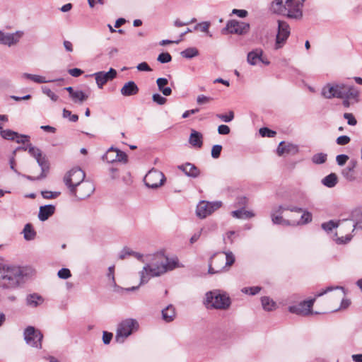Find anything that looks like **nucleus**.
Wrapping results in <instances>:
<instances>
[{
  "label": "nucleus",
  "mask_w": 362,
  "mask_h": 362,
  "mask_svg": "<svg viewBox=\"0 0 362 362\" xmlns=\"http://www.w3.org/2000/svg\"><path fill=\"white\" fill-rule=\"evenodd\" d=\"M146 261L148 263L139 272V285L146 284L151 277L159 276L179 267L177 257L168 258L163 252L148 255L146 257Z\"/></svg>",
  "instance_id": "f257e3e1"
},
{
  "label": "nucleus",
  "mask_w": 362,
  "mask_h": 362,
  "mask_svg": "<svg viewBox=\"0 0 362 362\" xmlns=\"http://www.w3.org/2000/svg\"><path fill=\"white\" fill-rule=\"evenodd\" d=\"M322 95L327 99L333 98L342 99L345 107L359 101V90L351 86L344 83H328L322 90Z\"/></svg>",
  "instance_id": "f03ea898"
},
{
  "label": "nucleus",
  "mask_w": 362,
  "mask_h": 362,
  "mask_svg": "<svg viewBox=\"0 0 362 362\" xmlns=\"http://www.w3.org/2000/svg\"><path fill=\"white\" fill-rule=\"evenodd\" d=\"M26 269L16 264L0 262V288L12 290L23 284Z\"/></svg>",
  "instance_id": "7ed1b4c3"
},
{
  "label": "nucleus",
  "mask_w": 362,
  "mask_h": 362,
  "mask_svg": "<svg viewBox=\"0 0 362 362\" xmlns=\"http://www.w3.org/2000/svg\"><path fill=\"white\" fill-rule=\"evenodd\" d=\"M305 0H274L271 8L275 13L291 19L300 20L303 17V3Z\"/></svg>",
  "instance_id": "20e7f679"
},
{
  "label": "nucleus",
  "mask_w": 362,
  "mask_h": 362,
  "mask_svg": "<svg viewBox=\"0 0 362 362\" xmlns=\"http://www.w3.org/2000/svg\"><path fill=\"white\" fill-rule=\"evenodd\" d=\"M230 298L226 293L214 290L206 293L205 304L208 308L226 310L230 305Z\"/></svg>",
  "instance_id": "39448f33"
},
{
  "label": "nucleus",
  "mask_w": 362,
  "mask_h": 362,
  "mask_svg": "<svg viewBox=\"0 0 362 362\" xmlns=\"http://www.w3.org/2000/svg\"><path fill=\"white\" fill-rule=\"evenodd\" d=\"M139 327L136 320L127 318L120 322L117 327L115 341L117 343H124L125 339Z\"/></svg>",
  "instance_id": "423d86ee"
},
{
  "label": "nucleus",
  "mask_w": 362,
  "mask_h": 362,
  "mask_svg": "<svg viewBox=\"0 0 362 362\" xmlns=\"http://www.w3.org/2000/svg\"><path fill=\"white\" fill-rule=\"evenodd\" d=\"M222 202L220 201L208 202L200 201L197 206L196 215L199 218H205L213 214L215 211L221 208Z\"/></svg>",
  "instance_id": "0eeeda50"
},
{
  "label": "nucleus",
  "mask_w": 362,
  "mask_h": 362,
  "mask_svg": "<svg viewBox=\"0 0 362 362\" xmlns=\"http://www.w3.org/2000/svg\"><path fill=\"white\" fill-rule=\"evenodd\" d=\"M144 180L148 188L157 189L164 184L165 177L161 171L153 168L148 172Z\"/></svg>",
  "instance_id": "6e6552de"
},
{
  "label": "nucleus",
  "mask_w": 362,
  "mask_h": 362,
  "mask_svg": "<svg viewBox=\"0 0 362 362\" xmlns=\"http://www.w3.org/2000/svg\"><path fill=\"white\" fill-rule=\"evenodd\" d=\"M24 339L27 344L37 349L42 348L43 335L40 331L33 326H28L24 330Z\"/></svg>",
  "instance_id": "1a4fd4ad"
},
{
  "label": "nucleus",
  "mask_w": 362,
  "mask_h": 362,
  "mask_svg": "<svg viewBox=\"0 0 362 362\" xmlns=\"http://www.w3.org/2000/svg\"><path fill=\"white\" fill-rule=\"evenodd\" d=\"M85 173L79 168H75L69 171L64 177V182L69 189L84 182Z\"/></svg>",
  "instance_id": "9d476101"
},
{
  "label": "nucleus",
  "mask_w": 362,
  "mask_h": 362,
  "mask_svg": "<svg viewBox=\"0 0 362 362\" xmlns=\"http://www.w3.org/2000/svg\"><path fill=\"white\" fill-rule=\"evenodd\" d=\"M95 187L93 183L88 181H84L76 186L73 189H70V193L78 199L82 200L90 197L94 192Z\"/></svg>",
  "instance_id": "9b49d317"
},
{
  "label": "nucleus",
  "mask_w": 362,
  "mask_h": 362,
  "mask_svg": "<svg viewBox=\"0 0 362 362\" xmlns=\"http://www.w3.org/2000/svg\"><path fill=\"white\" fill-rule=\"evenodd\" d=\"M290 35V27L283 21H278V32L276 37L275 49L281 48Z\"/></svg>",
  "instance_id": "f8f14e48"
},
{
  "label": "nucleus",
  "mask_w": 362,
  "mask_h": 362,
  "mask_svg": "<svg viewBox=\"0 0 362 362\" xmlns=\"http://www.w3.org/2000/svg\"><path fill=\"white\" fill-rule=\"evenodd\" d=\"M218 255V252L215 253L209 259L208 272L210 274L220 273L226 267L224 257Z\"/></svg>",
  "instance_id": "ddd939ff"
},
{
  "label": "nucleus",
  "mask_w": 362,
  "mask_h": 362,
  "mask_svg": "<svg viewBox=\"0 0 362 362\" xmlns=\"http://www.w3.org/2000/svg\"><path fill=\"white\" fill-rule=\"evenodd\" d=\"M226 29L231 34L245 35L249 31L250 25L245 22L231 20L227 23Z\"/></svg>",
  "instance_id": "4468645a"
},
{
  "label": "nucleus",
  "mask_w": 362,
  "mask_h": 362,
  "mask_svg": "<svg viewBox=\"0 0 362 362\" xmlns=\"http://www.w3.org/2000/svg\"><path fill=\"white\" fill-rule=\"evenodd\" d=\"M117 71L110 68L107 72L98 71L92 74L95 79L96 84L99 88H103V86L108 81L114 79L117 76Z\"/></svg>",
  "instance_id": "2eb2a0df"
},
{
  "label": "nucleus",
  "mask_w": 362,
  "mask_h": 362,
  "mask_svg": "<svg viewBox=\"0 0 362 362\" xmlns=\"http://www.w3.org/2000/svg\"><path fill=\"white\" fill-rule=\"evenodd\" d=\"M315 298L308 300H304L297 305L290 306L288 308L289 312L299 315H308L312 313L311 308L313 307Z\"/></svg>",
  "instance_id": "dca6fc26"
},
{
  "label": "nucleus",
  "mask_w": 362,
  "mask_h": 362,
  "mask_svg": "<svg viewBox=\"0 0 362 362\" xmlns=\"http://www.w3.org/2000/svg\"><path fill=\"white\" fill-rule=\"evenodd\" d=\"M344 224V228H347L351 231H354L356 228V223L351 219H343L339 221V223H335L333 221H329L328 222L323 223L322 224V228L327 232H330L332 229L338 227L339 225Z\"/></svg>",
  "instance_id": "f3484780"
},
{
  "label": "nucleus",
  "mask_w": 362,
  "mask_h": 362,
  "mask_svg": "<svg viewBox=\"0 0 362 362\" xmlns=\"http://www.w3.org/2000/svg\"><path fill=\"white\" fill-rule=\"evenodd\" d=\"M23 35V31H16L14 33H5L0 31V43L11 47L17 44Z\"/></svg>",
  "instance_id": "a211bd4d"
},
{
  "label": "nucleus",
  "mask_w": 362,
  "mask_h": 362,
  "mask_svg": "<svg viewBox=\"0 0 362 362\" xmlns=\"http://www.w3.org/2000/svg\"><path fill=\"white\" fill-rule=\"evenodd\" d=\"M298 152V147L297 145L291 143L286 144L284 141H281L276 149V153L279 156L284 154L296 155Z\"/></svg>",
  "instance_id": "6ab92c4d"
},
{
  "label": "nucleus",
  "mask_w": 362,
  "mask_h": 362,
  "mask_svg": "<svg viewBox=\"0 0 362 362\" xmlns=\"http://www.w3.org/2000/svg\"><path fill=\"white\" fill-rule=\"evenodd\" d=\"M356 163L357 162L356 160H351L349 163L348 165L341 170L342 176L349 182H353L356 178L355 172Z\"/></svg>",
  "instance_id": "aec40b11"
},
{
  "label": "nucleus",
  "mask_w": 362,
  "mask_h": 362,
  "mask_svg": "<svg viewBox=\"0 0 362 362\" xmlns=\"http://www.w3.org/2000/svg\"><path fill=\"white\" fill-rule=\"evenodd\" d=\"M177 168L188 177L195 178L200 174V170L194 164L190 163L178 165Z\"/></svg>",
  "instance_id": "412c9836"
},
{
  "label": "nucleus",
  "mask_w": 362,
  "mask_h": 362,
  "mask_svg": "<svg viewBox=\"0 0 362 362\" xmlns=\"http://www.w3.org/2000/svg\"><path fill=\"white\" fill-rule=\"evenodd\" d=\"M139 90V87L136 83L133 81H130L124 83L120 90V93L123 96L127 97L136 95Z\"/></svg>",
  "instance_id": "4be33fe9"
},
{
  "label": "nucleus",
  "mask_w": 362,
  "mask_h": 362,
  "mask_svg": "<svg viewBox=\"0 0 362 362\" xmlns=\"http://www.w3.org/2000/svg\"><path fill=\"white\" fill-rule=\"evenodd\" d=\"M54 211L55 206L54 205L47 204L42 206L40 207L38 218L42 221H45L54 214Z\"/></svg>",
  "instance_id": "5701e85b"
},
{
  "label": "nucleus",
  "mask_w": 362,
  "mask_h": 362,
  "mask_svg": "<svg viewBox=\"0 0 362 362\" xmlns=\"http://www.w3.org/2000/svg\"><path fill=\"white\" fill-rule=\"evenodd\" d=\"M263 56V50L260 48H257L252 50L247 54V62L252 66L257 65Z\"/></svg>",
  "instance_id": "b1692460"
},
{
  "label": "nucleus",
  "mask_w": 362,
  "mask_h": 362,
  "mask_svg": "<svg viewBox=\"0 0 362 362\" xmlns=\"http://www.w3.org/2000/svg\"><path fill=\"white\" fill-rule=\"evenodd\" d=\"M18 150L28 151L30 155L35 158L36 161H37V159L40 158L43 156L41 150L33 146L32 144H28L25 147H18L15 151H13V155L16 154V152Z\"/></svg>",
  "instance_id": "393cba45"
},
{
  "label": "nucleus",
  "mask_w": 362,
  "mask_h": 362,
  "mask_svg": "<svg viewBox=\"0 0 362 362\" xmlns=\"http://www.w3.org/2000/svg\"><path fill=\"white\" fill-rule=\"evenodd\" d=\"M202 139L203 136L200 132L192 129L189 138V143L193 146L201 148L203 144Z\"/></svg>",
  "instance_id": "a878e982"
},
{
  "label": "nucleus",
  "mask_w": 362,
  "mask_h": 362,
  "mask_svg": "<svg viewBox=\"0 0 362 362\" xmlns=\"http://www.w3.org/2000/svg\"><path fill=\"white\" fill-rule=\"evenodd\" d=\"M158 90L165 96H169L172 93V89L170 87H165L168 83V80L165 78H158L156 80Z\"/></svg>",
  "instance_id": "bb28decb"
},
{
  "label": "nucleus",
  "mask_w": 362,
  "mask_h": 362,
  "mask_svg": "<svg viewBox=\"0 0 362 362\" xmlns=\"http://www.w3.org/2000/svg\"><path fill=\"white\" fill-rule=\"evenodd\" d=\"M22 233L23 234L24 239L27 241L34 240L37 234L31 223H26L25 225Z\"/></svg>",
  "instance_id": "cd10ccee"
},
{
  "label": "nucleus",
  "mask_w": 362,
  "mask_h": 362,
  "mask_svg": "<svg viewBox=\"0 0 362 362\" xmlns=\"http://www.w3.org/2000/svg\"><path fill=\"white\" fill-rule=\"evenodd\" d=\"M37 163L41 168L40 177H45L49 168V163L47 156L43 155L40 158L37 159Z\"/></svg>",
  "instance_id": "c85d7f7f"
},
{
  "label": "nucleus",
  "mask_w": 362,
  "mask_h": 362,
  "mask_svg": "<svg viewBox=\"0 0 362 362\" xmlns=\"http://www.w3.org/2000/svg\"><path fill=\"white\" fill-rule=\"evenodd\" d=\"M175 317V308L172 305H169L162 310V317L167 322H172Z\"/></svg>",
  "instance_id": "c756f323"
},
{
  "label": "nucleus",
  "mask_w": 362,
  "mask_h": 362,
  "mask_svg": "<svg viewBox=\"0 0 362 362\" xmlns=\"http://www.w3.org/2000/svg\"><path fill=\"white\" fill-rule=\"evenodd\" d=\"M338 182V177L335 173H330L329 175L325 176L322 180V183L325 186L332 188L334 187Z\"/></svg>",
  "instance_id": "7c9ffc66"
},
{
  "label": "nucleus",
  "mask_w": 362,
  "mask_h": 362,
  "mask_svg": "<svg viewBox=\"0 0 362 362\" xmlns=\"http://www.w3.org/2000/svg\"><path fill=\"white\" fill-rule=\"evenodd\" d=\"M42 302V298L36 293L30 294L26 298L27 305L31 307H37Z\"/></svg>",
  "instance_id": "2f4dec72"
},
{
  "label": "nucleus",
  "mask_w": 362,
  "mask_h": 362,
  "mask_svg": "<svg viewBox=\"0 0 362 362\" xmlns=\"http://www.w3.org/2000/svg\"><path fill=\"white\" fill-rule=\"evenodd\" d=\"M117 148L110 147L106 152V153L103 156V159L106 160L107 163H114L117 162V158L118 156Z\"/></svg>",
  "instance_id": "473e14b6"
},
{
  "label": "nucleus",
  "mask_w": 362,
  "mask_h": 362,
  "mask_svg": "<svg viewBox=\"0 0 362 362\" xmlns=\"http://www.w3.org/2000/svg\"><path fill=\"white\" fill-rule=\"evenodd\" d=\"M261 302L263 309L266 311H272L276 309V303L267 296L262 297Z\"/></svg>",
  "instance_id": "72a5a7b5"
},
{
  "label": "nucleus",
  "mask_w": 362,
  "mask_h": 362,
  "mask_svg": "<svg viewBox=\"0 0 362 362\" xmlns=\"http://www.w3.org/2000/svg\"><path fill=\"white\" fill-rule=\"evenodd\" d=\"M272 221L274 224L283 226H292V221L283 218L281 215H276L274 212L271 213Z\"/></svg>",
  "instance_id": "f704fd0d"
},
{
  "label": "nucleus",
  "mask_w": 362,
  "mask_h": 362,
  "mask_svg": "<svg viewBox=\"0 0 362 362\" xmlns=\"http://www.w3.org/2000/svg\"><path fill=\"white\" fill-rule=\"evenodd\" d=\"M312 221V214L305 211L302 216H300V219L299 221H292V226H298V225H303L306 224Z\"/></svg>",
  "instance_id": "c9c22d12"
},
{
  "label": "nucleus",
  "mask_w": 362,
  "mask_h": 362,
  "mask_svg": "<svg viewBox=\"0 0 362 362\" xmlns=\"http://www.w3.org/2000/svg\"><path fill=\"white\" fill-rule=\"evenodd\" d=\"M23 77L30 79V80L33 81V82H35L37 83H48V82L52 81L46 80V78L44 76H41L35 75V74H28V73H24L23 74Z\"/></svg>",
  "instance_id": "e433bc0d"
},
{
  "label": "nucleus",
  "mask_w": 362,
  "mask_h": 362,
  "mask_svg": "<svg viewBox=\"0 0 362 362\" xmlns=\"http://www.w3.org/2000/svg\"><path fill=\"white\" fill-rule=\"evenodd\" d=\"M71 98L75 103H82L88 99V95L82 90H77Z\"/></svg>",
  "instance_id": "4c0bfd02"
},
{
  "label": "nucleus",
  "mask_w": 362,
  "mask_h": 362,
  "mask_svg": "<svg viewBox=\"0 0 362 362\" xmlns=\"http://www.w3.org/2000/svg\"><path fill=\"white\" fill-rule=\"evenodd\" d=\"M180 54L186 59H192L199 55V51L196 47H189L182 51Z\"/></svg>",
  "instance_id": "58836bf2"
},
{
  "label": "nucleus",
  "mask_w": 362,
  "mask_h": 362,
  "mask_svg": "<svg viewBox=\"0 0 362 362\" xmlns=\"http://www.w3.org/2000/svg\"><path fill=\"white\" fill-rule=\"evenodd\" d=\"M0 135L4 139L14 141L18 137V132L10 129H1Z\"/></svg>",
  "instance_id": "ea45409f"
},
{
  "label": "nucleus",
  "mask_w": 362,
  "mask_h": 362,
  "mask_svg": "<svg viewBox=\"0 0 362 362\" xmlns=\"http://www.w3.org/2000/svg\"><path fill=\"white\" fill-rule=\"evenodd\" d=\"M327 155L324 153L315 154L312 158V161L315 164H322L326 162Z\"/></svg>",
  "instance_id": "a19ab883"
},
{
  "label": "nucleus",
  "mask_w": 362,
  "mask_h": 362,
  "mask_svg": "<svg viewBox=\"0 0 362 362\" xmlns=\"http://www.w3.org/2000/svg\"><path fill=\"white\" fill-rule=\"evenodd\" d=\"M223 253L226 255L225 266L230 267L233 265L235 261V257L233 253L230 251L223 252Z\"/></svg>",
  "instance_id": "79ce46f5"
},
{
  "label": "nucleus",
  "mask_w": 362,
  "mask_h": 362,
  "mask_svg": "<svg viewBox=\"0 0 362 362\" xmlns=\"http://www.w3.org/2000/svg\"><path fill=\"white\" fill-rule=\"evenodd\" d=\"M259 132L260 135L263 137L267 136L271 138L274 137L276 134V132L271 130L267 127L260 128Z\"/></svg>",
  "instance_id": "37998d69"
},
{
  "label": "nucleus",
  "mask_w": 362,
  "mask_h": 362,
  "mask_svg": "<svg viewBox=\"0 0 362 362\" xmlns=\"http://www.w3.org/2000/svg\"><path fill=\"white\" fill-rule=\"evenodd\" d=\"M216 117L224 122H230L234 118V112L230 110L228 115L218 114Z\"/></svg>",
  "instance_id": "c03bdc74"
},
{
  "label": "nucleus",
  "mask_w": 362,
  "mask_h": 362,
  "mask_svg": "<svg viewBox=\"0 0 362 362\" xmlns=\"http://www.w3.org/2000/svg\"><path fill=\"white\" fill-rule=\"evenodd\" d=\"M63 117L64 118H68L69 121L73 122H75L78 119V116L77 115L72 114L70 110L65 108L63 110Z\"/></svg>",
  "instance_id": "a18cd8bd"
},
{
  "label": "nucleus",
  "mask_w": 362,
  "mask_h": 362,
  "mask_svg": "<svg viewBox=\"0 0 362 362\" xmlns=\"http://www.w3.org/2000/svg\"><path fill=\"white\" fill-rule=\"evenodd\" d=\"M157 60L162 63H168L172 60V57L168 52H163L158 55Z\"/></svg>",
  "instance_id": "49530a36"
},
{
  "label": "nucleus",
  "mask_w": 362,
  "mask_h": 362,
  "mask_svg": "<svg viewBox=\"0 0 362 362\" xmlns=\"http://www.w3.org/2000/svg\"><path fill=\"white\" fill-rule=\"evenodd\" d=\"M42 93L47 95L52 101H57L59 98L54 92H52L49 88L46 86L42 87Z\"/></svg>",
  "instance_id": "de8ad7c7"
},
{
  "label": "nucleus",
  "mask_w": 362,
  "mask_h": 362,
  "mask_svg": "<svg viewBox=\"0 0 362 362\" xmlns=\"http://www.w3.org/2000/svg\"><path fill=\"white\" fill-rule=\"evenodd\" d=\"M222 151V146L216 144L212 146L211 148V156L214 158H218L220 157L221 152Z\"/></svg>",
  "instance_id": "09e8293b"
},
{
  "label": "nucleus",
  "mask_w": 362,
  "mask_h": 362,
  "mask_svg": "<svg viewBox=\"0 0 362 362\" xmlns=\"http://www.w3.org/2000/svg\"><path fill=\"white\" fill-rule=\"evenodd\" d=\"M57 275L60 279H66L69 278L71 274L69 269L62 268L60 270H59Z\"/></svg>",
  "instance_id": "8fccbe9b"
},
{
  "label": "nucleus",
  "mask_w": 362,
  "mask_h": 362,
  "mask_svg": "<svg viewBox=\"0 0 362 362\" xmlns=\"http://www.w3.org/2000/svg\"><path fill=\"white\" fill-rule=\"evenodd\" d=\"M152 100L153 102L160 105H164L167 101V99L161 96L159 93L153 94L152 96Z\"/></svg>",
  "instance_id": "3c124183"
},
{
  "label": "nucleus",
  "mask_w": 362,
  "mask_h": 362,
  "mask_svg": "<svg viewBox=\"0 0 362 362\" xmlns=\"http://www.w3.org/2000/svg\"><path fill=\"white\" fill-rule=\"evenodd\" d=\"M344 118L347 120L348 124L354 126L357 124V121L353 114L346 112L344 114Z\"/></svg>",
  "instance_id": "603ef678"
},
{
  "label": "nucleus",
  "mask_w": 362,
  "mask_h": 362,
  "mask_svg": "<svg viewBox=\"0 0 362 362\" xmlns=\"http://www.w3.org/2000/svg\"><path fill=\"white\" fill-rule=\"evenodd\" d=\"M42 196L45 199H54L57 197L59 194V192H50V191H42L41 192Z\"/></svg>",
  "instance_id": "864d4df0"
},
{
  "label": "nucleus",
  "mask_w": 362,
  "mask_h": 362,
  "mask_svg": "<svg viewBox=\"0 0 362 362\" xmlns=\"http://www.w3.org/2000/svg\"><path fill=\"white\" fill-rule=\"evenodd\" d=\"M350 141H351V139L349 136L343 135V136H339L337 139L336 142L338 145L344 146V145L348 144L350 142Z\"/></svg>",
  "instance_id": "5fc2aeb1"
},
{
  "label": "nucleus",
  "mask_w": 362,
  "mask_h": 362,
  "mask_svg": "<svg viewBox=\"0 0 362 362\" xmlns=\"http://www.w3.org/2000/svg\"><path fill=\"white\" fill-rule=\"evenodd\" d=\"M117 153H118V156L117 158V162H121L123 163H127L128 162V157H127V155L126 154V153L119 150L118 148H117Z\"/></svg>",
  "instance_id": "6e6d98bb"
},
{
  "label": "nucleus",
  "mask_w": 362,
  "mask_h": 362,
  "mask_svg": "<svg viewBox=\"0 0 362 362\" xmlns=\"http://www.w3.org/2000/svg\"><path fill=\"white\" fill-rule=\"evenodd\" d=\"M212 100L211 98L207 97L204 95H199L197 98V103L199 105H204L209 103Z\"/></svg>",
  "instance_id": "4d7b16f0"
},
{
  "label": "nucleus",
  "mask_w": 362,
  "mask_h": 362,
  "mask_svg": "<svg viewBox=\"0 0 362 362\" xmlns=\"http://www.w3.org/2000/svg\"><path fill=\"white\" fill-rule=\"evenodd\" d=\"M349 160V156L345 154H340L336 157V161L339 165H344Z\"/></svg>",
  "instance_id": "13d9d810"
},
{
  "label": "nucleus",
  "mask_w": 362,
  "mask_h": 362,
  "mask_svg": "<svg viewBox=\"0 0 362 362\" xmlns=\"http://www.w3.org/2000/svg\"><path fill=\"white\" fill-rule=\"evenodd\" d=\"M29 136L18 133V137L14 141L18 144H25L29 141Z\"/></svg>",
  "instance_id": "bf43d9fd"
},
{
  "label": "nucleus",
  "mask_w": 362,
  "mask_h": 362,
  "mask_svg": "<svg viewBox=\"0 0 362 362\" xmlns=\"http://www.w3.org/2000/svg\"><path fill=\"white\" fill-rule=\"evenodd\" d=\"M209 26L210 23L209 22H203L195 25L194 30H197L199 27H200L202 32L209 33Z\"/></svg>",
  "instance_id": "052dcab7"
},
{
  "label": "nucleus",
  "mask_w": 362,
  "mask_h": 362,
  "mask_svg": "<svg viewBox=\"0 0 362 362\" xmlns=\"http://www.w3.org/2000/svg\"><path fill=\"white\" fill-rule=\"evenodd\" d=\"M230 131L229 127L225 124L219 125L218 127V132L219 134L226 135L230 133Z\"/></svg>",
  "instance_id": "680f3d73"
},
{
  "label": "nucleus",
  "mask_w": 362,
  "mask_h": 362,
  "mask_svg": "<svg viewBox=\"0 0 362 362\" xmlns=\"http://www.w3.org/2000/svg\"><path fill=\"white\" fill-rule=\"evenodd\" d=\"M136 69L140 71H151L152 69L146 62H141L139 64Z\"/></svg>",
  "instance_id": "e2e57ef3"
},
{
  "label": "nucleus",
  "mask_w": 362,
  "mask_h": 362,
  "mask_svg": "<svg viewBox=\"0 0 362 362\" xmlns=\"http://www.w3.org/2000/svg\"><path fill=\"white\" fill-rule=\"evenodd\" d=\"M112 334L107 332H103V341L105 344H110V341L112 339Z\"/></svg>",
  "instance_id": "0e129e2a"
},
{
  "label": "nucleus",
  "mask_w": 362,
  "mask_h": 362,
  "mask_svg": "<svg viewBox=\"0 0 362 362\" xmlns=\"http://www.w3.org/2000/svg\"><path fill=\"white\" fill-rule=\"evenodd\" d=\"M69 74L74 77H78L83 74V71L78 68L69 69Z\"/></svg>",
  "instance_id": "69168bd1"
},
{
  "label": "nucleus",
  "mask_w": 362,
  "mask_h": 362,
  "mask_svg": "<svg viewBox=\"0 0 362 362\" xmlns=\"http://www.w3.org/2000/svg\"><path fill=\"white\" fill-rule=\"evenodd\" d=\"M352 238L351 235H346L345 237L338 238L336 241L338 244H346L349 243Z\"/></svg>",
  "instance_id": "338daca9"
},
{
  "label": "nucleus",
  "mask_w": 362,
  "mask_h": 362,
  "mask_svg": "<svg viewBox=\"0 0 362 362\" xmlns=\"http://www.w3.org/2000/svg\"><path fill=\"white\" fill-rule=\"evenodd\" d=\"M232 13L236 14L240 18H245L247 16V11L243 9H233Z\"/></svg>",
  "instance_id": "774afa93"
}]
</instances>
